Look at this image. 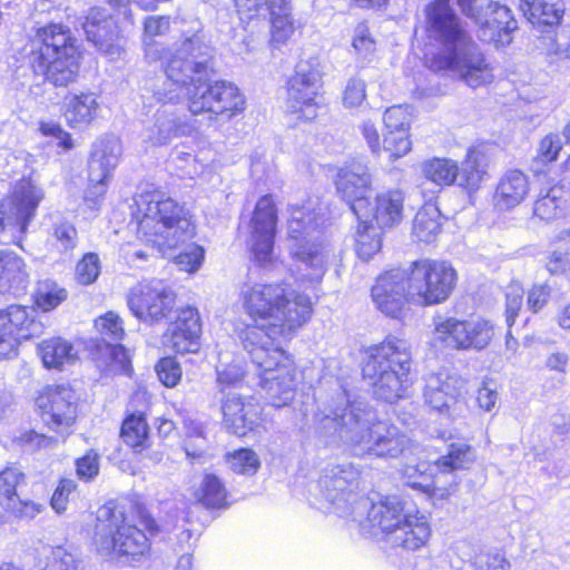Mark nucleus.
Returning <instances> with one entry per match:
<instances>
[{
	"instance_id": "nucleus-50",
	"label": "nucleus",
	"mask_w": 570,
	"mask_h": 570,
	"mask_svg": "<svg viewBox=\"0 0 570 570\" xmlns=\"http://www.w3.org/2000/svg\"><path fill=\"white\" fill-rule=\"evenodd\" d=\"M227 463L235 473L244 475L255 474L261 465L258 455L250 449H239L229 453Z\"/></svg>"
},
{
	"instance_id": "nucleus-46",
	"label": "nucleus",
	"mask_w": 570,
	"mask_h": 570,
	"mask_svg": "<svg viewBox=\"0 0 570 570\" xmlns=\"http://www.w3.org/2000/svg\"><path fill=\"white\" fill-rule=\"evenodd\" d=\"M67 297V289L52 279L39 281L33 293L35 304L42 312L57 308Z\"/></svg>"
},
{
	"instance_id": "nucleus-10",
	"label": "nucleus",
	"mask_w": 570,
	"mask_h": 570,
	"mask_svg": "<svg viewBox=\"0 0 570 570\" xmlns=\"http://www.w3.org/2000/svg\"><path fill=\"white\" fill-rule=\"evenodd\" d=\"M94 544L104 557L126 558L138 561L150 549L146 533L137 527L134 517L124 512V507L105 505L98 511Z\"/></svg>"
},
{
	"instance_id": "nucleus-30",
	"label": "nucleus",
	"mask_w": 570,
	"mask_h": 570,
	"mask_svg": "<svg viewBox=\"0 0 570 570\" xmlns=\"http://www.w3.org/2000/svg\"><path fill=\"white\" fill-rule=\"evenodd\" d=\"M29 284L24 261L14 252L0 250V293L23 294Z\"/></svg>"
},
{
	"instance_id": "nucleus-21",
	"label": "nucleus",
	"mask_w": 570,
	"mask_h": 570,
	"mask_svg": "<svg viewBox=\"0 0 570 570\" xmlns=\"http://www.w3.org/2000/svg\"><path fill=\"white\" fill-rule=\"evenodd\" d=\"M41 332L40 323L33 318V309L22 305H10L0 311V358L16 354L21 340Z\"/></svg>"
},
{
	"instance_id": "nucleus-61",
	"label": "nucleus",
	"mask_w": 570,
	"mask_h": 570,
	"mask_svg": "<svg viewBox=\"0 0 570 570\" xmlns=\"http://www.w3.org/2000/svg\"><path fill=\"white\" fill-rule=\"evenodd\" d=\"M108 179L109 177L95 179L94 171H89V185L83 196V200L89 208L96 209L101 204L107 191Z\"/></svg>"
},
{
	"instance_id": "nucleus-59",
	"label": "nucleus",
	"mask_w": 570,
	"mask_h": 570,
	"mask_svg": "<svg viewBox=\"0 0 570 570\" xmlns=\"http://www.w3.org/2000/svg\"><path fill=\"white\" fill-rule=\"evenodd\" d=\"M159 381L167 387L176 386L181 379V368L174 357H164L156 365Z\"/></svg>"
},
{
	"instance_id": "nucleus-20",
	"label": "nucleus",
	"mask_w": 570,
	"mask_h": 570,
	"mask_svg": "<svg viewBox=\"0 0 570 570\" xmlns=\"http://www.w3.org/2000/svg\"><path fill=\"white\" fill-rule=\"evenodd\" d=\"M335 184L337 193L357 219L368 217L372 175L367 165L363 161H352L340 169Z\"/></svg>"
},
{
	"instance_id": "nucleus-47",
	"label": "nucleus",
	"mask_w": 570,
	"mask_h": 570,
	"mask_svg": "<svg viewBox=\"0 0 570 570\" xmlns=\"http://www.w3.org/2000/svg\"><path fill=\"white\" fill-rule=\"evenodd\" d=\"M566 199L561 187H551L544 196L534 203L533 213L542 220H552L563 213Z\"/></svg>"
},
{
	"instance_id": "nucleus-25",
	"label": "nucleus",
	"mask_w": 570,
	"mask_h": 570,
	"mask_svg": "<svg viewBox=\"0 0 570 570\" xmlns=\"http://www.w3.org/2000/svg\"><path fill=\"white\" fill-rule=\"evenodd\" d=\"M464 380L448 368L431 372L424 377L423 399L432 410L449 414L464 389Z\"/></svg>"
},
{
	"instance_id": "nucleus-7",
	"label": "nucleus",
	"mask_w": 570,
	"mask_h": 570,
	"mask_svg": "<svg viewBox=\"0 0 570 570\" xmlns=\"http://www.w3.org/2000/svg\"><path fill=\"white\" fill-rule=\"evenodd\" d=\"M68 28L50 23L39 28L23 48V57L35 75L42 76L55 87L76 81L80 52Z\"/></svg>"
},
{
	"instance_id": "nucleus-9",
	"label": "nucleus",
	"mask_w": 570,
	"mask_h": 570,
	"mask_svg": "<svg viewBox=\"0 0 570 570\" xmlns=\"http://www.w3.org/2000/svg\"><path fill=\"white\" fill-rule=\"evenodd\" d=\"M411 366L410 344L396 336H387L367 350L362 373L372 385L376 399L394 403L409 395Z\"/></svg>"
},
{
	"instance_id": "nucleus-13",
	"label": "nucleus",
	"mask_w": 570,
	"mask_h": 570,
	"mask_svg": "<svg viewBox=\"0 0 570 570\" xmlns=\"http://www.w3.org/2000/svg\"><path fill=\"white\" fill-rule=\"evenodd\" d=\"M432 325V344L455 351H482L495 334L494 324L481 316L460 320L438 314L433 316Z\"/></svg>"
},
{
	"instance_id": "nucleus-31",
	"label": "nucleus",
	"mask_w": 570,
	"mask_h": 570,
	"mask_svg": "<svg viewBox=\"0 0 570 570\" xmlns=\"http://www.w3.org/2000/svg\"><path fill=\"white\" fill-rule=\"evenodd\" d=\"M528 193V177L521 170H508L497 185L493 196L494 206L500 210L514 208L524 200Z\"/></svg>"
},
{
	"instance_id": "nucleus-28",
	"label": "nucleus",
	"mask_w": 570,
	"mask_h": 570,
	"mask_svg": "<svg viewBox=\"0 0 570 570\" xmlns=\"http://www.w3.org/2000/svg\"><path fill=\"white\" fill-rule=\"evenodd\" d=\"M87 40L105 53L109 60H118L122 53V47L118 42V32L112 18L104 9L89 10L82 23Z\"/></svg>"
},
{
	"instance_id": "nucleus-26",
	"label": "nucleus",
	"mask_w": 570,
	"mask_h": 570,
	"mask_svg": "<svg viewBox=\"0 0 570 570\" xmlns=\"http://www.w3.org/2000/svg\"><path fill=\"white\" fill-rule=\"evenodd\" d=\"M220 402L223 423L230 433L245 436L259 424L262 409L253 396L228 391Z\"/></svg>"
},
{
	"instance_id": "nucleus-23",
	"label": "nucleus",
	"mask_w": 570,
	"mask_h": 570,
	"mask_svg": "<svg viewBox=\"0 0 570 570\" xmlns=\"http://www.w3.org/2000/svg\"><path fill=\"white\" fill-rule=\"evenodd\" d=\"M407 279V269L404 268H394L377 277L372 287V298L382 313L397 318L405 304L412 303Z\"/></svg>"
},
{
	"instance_id": "nucleus-32",
	"label": "nucleus",
	"mask_w": 570,
	"mask_h": 570,
	"mask_svg": "<svg viewBox=\"0 0 570 570\" xmlns=\"http://www.w3.org/2000/svg\"><path fill=\"white\" fill-rule=\"evenodd\" d=\"M120 156V140L115 136L102 137L92 146L88 169L94 171L95 179L110 177L112 170L118 165Z\"/></svg>"
},
{
	"instance_id": "nucleus-3",
	"label": "nucleus",
	"mask_w": 570,
	"mask_h": 570,
	"mask_svg": "<svg viewBox=\"0 0 570 570\" xmlns=\"http://www.w3.org/2000/svg\"><path fill=\"white\" fill-rule=\"evenodd\" d=\"M214 48L203 28L187 30L175 42L174 50L163 61L165 79L149 89L155 101L151 119L146 124L144 140L163 146L190 130L187 116L178 107L187 85L197 77H207L213 70Z\"/></svg>"
},
{
	"instance_id": "nucleus-6",
	"label": "nucleus",
	"mask_w": 570,
	"mask_h": 570,
	"mask_svg": "<svg viewBox=\"0 0 570 570\" xmlns=\"http://www.w3.org/2000/svg\"><path fill=\"white\" fill-rule=\"evenodd\" d=\"M360 530L391 548L407 551L423 548L432 533L429 517L395 495L371 503L366 518L360 521Z\"/></svg>"
},
{
	"instance_id": "nucleus-29",
	"label": "nucleus",
	"mask_w": 570,
	"mask_h": 570,
	"mask_svg": "<svg viewBox=\"0 0 570 570\" xmlns=\"http://www.w3.org/2000/svg\"><path fill=\"white\" fill-rule=\"evenodd\" d=\"M474 20L480 24L479 38L497 47L509 45L511 32L517 29L511 10L494 1H489L484 14L479 13V19Z\"/></svg>"
},
{
	"instance_id": "nucleus-42",
	"label": "nucleus",
	"mask_w": 570,
	"mask_h": 570,
	"mask_svg": "<svg viewBox=\"0 0 570 570\" xmlns=\"http://www.w3.org/2000/svg\"><path fill=\"white\" fill-rule=\"evenodd\" d=\"M198 502L208 509H220L228 505L227 490L216 474L208 473L203 478L199 489L195 492Z\"/></svg>"
},
{
	"instance_id": "nucleus-55",
	"label": "nucleus",
	"mask_w": 570,
	"mask_h": 570,
	"mask_svg": "<svg viewBox=\"0 0 570 570\" xmlns=\"http://www.w3.org/2000/svg\"><path fill=\"white\" fill-rule=\"evenodd\" d=\"M412 147L409 131H386L383 149L389 153L390 159L395 160L405 156Z\"/></svg>"
},
{
	"instance_id": "nucleus-16",
	"label": "nucleus",
	"mask_w": 570,
	"mask_h": 570,
	"mask_svg": "<svg viewBox=\"0 0 570 570\" xmlns=\"http://www.w3.org/2000/svg\"><path fill=\"white\" fill-rule=\"evenodd\" d=\"M175 303V292L161 279L140 282L127 295L130 312L148 324L169 320Z\"/></svg>"
},
{
	"instance_id": "nucleus-11",
	"label": "nucleus",
	"mask_w": 570,
	"mask_h": 570,
	"mask_svg": "<svg viewBox=\"0 0 570 570\" xmlns=\"http://www.w3.org/2000/svg\"><path fill=\"white\" fill-rule=\"evenodd\" d=\"M474 455L470 445L463 442L449 445L446 455L426 466L424 462L414 466L407 465L404 474L407 485L426 493L434 504L448 499L453 491L455 476L453 471L464 469Z\"/></svg>"
},
{
	"instance_id": "nucleus-62",
	"label": "nucleus",
	"mask_w": 570,
	"mask_h": 570,
	"mask_svg": "<svg viewBox=\"0 0 570 570\" xmlns=\"http://www.w3.org/2000/svg\"><path fill=\"white\" fill-rule=\"evenodd\" d=\"M546 268L551 275H570V250L559 248L549 253Z\"/></svg>"
},
{
	"instance_id": "nucleus-54",
	"label": "nucleus",
	"mask_w": 570,
	"mask_h": 570,
	"mask_svg": "<svg viewBox=\"0 0 570 570\" xmlns=\"http://www.w3.org/2000/svg\"><path fill=\"white\" fill-rule=\"evenodd\" d=\"M562 148L561 138L558 135L550 134L543 137L539 144L537 156L533 160L537 166L535 171H541L540 165L544 166L557 160Z\"/></svg>"
},
{
	"instance_id": "nucleus-27",
	"label": "nucleus",
	"mask_w": 570,
	"mask_h": 570,
	"mask_svg": "<svg viewBox=\"0 0 570 570\" xmlns=\"http://www.w3.org/2000/svg\"><path fill=\"white\" fill-rule=\"evenodd\" d=\"M26 485V475L17 466H8L0 472V505L18 518L32 519L43 505L21 498L20 490Z\"/></svg>"
},
{
	"instance_id": "nucleus-58",
	"label": "nucleus",
	"mask_w": 570,
	"mask_h": 570,
	"mask_svg": "<svg viewBox=\"0 0 570 570\" xmlns=\"http://www.w3.org/2000/svg\"><path fill=\"white\" fill-rule=\"evenodd\" d=\"M523 287L518 282L509 284L505 291V321L511 327L518 316L523 302Z\"/></svg>"
},
{
	"instance_id": "nucleus-40",
	"label": "nucleus",
	"mask_w": 570,
	"mask_h": 570,
	"mask_svg": "<svg viewBox=\"0 0 570 570\" xmlns=\"http://www.w3.org/2000/svg\"><path fill=\"white\" fill-rule=\"evenodd\" d=\"M48 228L49 242L59 252L67 253L77 246V229L71 222L60 214H51Z\"/></svg>"
},
{
	"instance_id": "nucleus-44",
	"label": "nucleus",
	"mask_w": 570,
	"mask_h": 570,
	"mask_svg": "<svg viewBox=\"0 0 570 570\" xmlns=\"http://www.w3.org/2000/svg\"><path fill=\"white\" fill-rule=\"evenodd\" d=\"M426 179L439 187L452 185L459 175L456 161L448 158H433L422 165Z\"/></svg>"
},
{
	"instance_id": "nucleus-17",
	"label": "nucleus",
	"mask_w": 570,
	"mask_h": 570,
	"mask_svg": "<svg viewBox=\"0 0 570 570\" xmlns=\"http://www.w3.org/2000/svg\"><path fill=\"white\" fill-rule=\"evenodd\" d=\"M322 88L320 70L309 61H299L287 81L286 111L296 120L308 121L317 117L316 101Z\"/></svg>"
},
{
	"instance_id": "nucleus-45",
	"label": "nucleus",
	"mask_w": 570,
	"mask_h": 570,
	"mask_svg": "<svg viewBox=\"0 0 570 570\" xmlns=\"http://www.w3.org/2000/svg\"><path fill=\"white\" fill-rule=\"evenodd\" d=\"M440 212L435 206L421 208L413 222V236L424 243H431L440 232Z\"/></svg>"
},
{
	"instance_id": "nucleus-43",
	"label": "nucleus",
	"mask_w": 570,
	"mask_h": 570,
	"mask_svg": "<svg viewBox=\"0 0 570 570\" xmlns=\"http://www.w3.org/2000/svg\"><path fill=\"white\" fill-rule=\"evenodd\" d=\"M121 438L126 444L141 452L148 443V424L142 413L128 415L121 425Z\"/></svg>"
},
{
	"instance_id": "nucleus-56",
	"label": "nucleus",
	"mask_w": 570,
	"mask_h": 570,
	"mask_svg": "<svg viewBox=\"0 0 570 570\" xmlns=\"http://www.w3.org/2000/svg\"><path fill=\"white\" fill-rule=\"evenodd\" d=\"M100 259L95 253H87L76 265V279L82 285H90L100 274Z\"/></svg>"
},
{
	"instance_id": "nucleus-41",
	"label": "nucleus",
	"mask_w": 570,
	"mask_h": 570,
	"mask_svg": "<svg viewBox=\"0 0 570 570\" xmlns=\"http://www.w3.org/2000/svg\"><path fill=\"white\" fill-rule=\"evenodd\" d=\"M356 232V253L360 258L367 261L373 257L382 247V228L362 217Z\"/></svg>"
},
{
	"instance_id": "nucleus-35",
	"label": "nucleus",
	"mask_w": 570,
	"mask_h": 570,
	"mask_svg": "<svg viewBox=\"0 0 570 570\" xmlns=\"http://www.w3.org/2000/svg\"><path fill=\"white\" fill-rule=\"evenodd\" d=\"M99 104L94 92L72 94L66 97L65 119L72 128L89 125L98 115Z\"/></svg>"
},
{
	"instance_id": "nucleus-53",
	"label": "nucleus",
	"mask_w": 570,
	"mask_h": 570,
	"mask_svg": "<svg viewBox=\"0 0 570 570\" xmlns=\"http://www.w3.org/2000/svg\"><path fill=\"white\" fill-rule=\"evenodd\" d=\"M97 331L102 336L104 341L119 342L124 338L125 330L120 317L114 313L108 312L95 321Z\"/></svg>"
},
{
	"instance_id": "nucleus-2",
	"label": "nucleus",
	"mask_w": 570,
	"mask_h": 570,
	"mask_svg": "<svg viewBox=\"0 0 570 570\" xmlns=\"http://www.w3.org/2000/svg\"><path fill=\"white\" fill-rule=\"evenodd\" d=\"M315 434L325 444H343L356 456L396 459L412 452L413 442L396 425L377 419L365 402L350 401L337 381L330 394L318 393Z\"/></svg>"
},
{
	"instance_id": "nucleus-57",
	"label": "nucleus",
	"mask_w": 570,
	"mask_h": 570,
	"mask_svg": "<svg viewBox=\"0 0 570 570\" xmlns=\"http://www.w3.org/2000/svg\"><path fill=\"white\" fill-rule=\"evenodd\" d=\"M107 354L110 362L107 370L112 374H126L131 371L130 360L127 350L120 344L108 343Z\"/></svg>"
},
{
	"instance_id": "nucleus-36",
	"label": "nucleus",
	"mask_w": 570,
	"mask_h": 570,
	"mask_svg": "<svg viewBox=\"0 0 570 570\" xmlns=\"http://www.w3.org/2000/svg\"><path fill=\"white\" fill-rule=\"evenodd\" d=\"M404 196L400 190H389L376 196L374 219L381 227H392L402 220ZM373 208L370 207V212Z\"/></svg>"
},
{
	"instance_id": "nucleus-22",
	"label": "nucleus",
	"mask_w": 570,
	"mask_h": 570,
	"mask_svg": "<svg viewBox=\"0 0 570 570\" xmlns=\"http://www.w3.org/2000/svg\"><path fill=\"white\" fill-rule=\"evenodd\" d=\"M200 335L198 309L186 305L175 311V318L163 334V344L176 353H196L200 347Z\"/></svg>"
},
{
	"instance_id": "nucleus-33",
	"label": "nucleus",
	"mask_w": 570,
	"mask_h": 570,
	"mask_svg": "<svg viewBox=\"0 0 570 570\" xmlns=\"http://www.w3.org/2000/svg\"><path fill=\"white\" fill-rule=\"evenodd\" d=\"M520 9L532 24L554 27L561 22L566 4L563 0H520Z\"/></svg>"
},
{
	"instance_id": "nucleus-4",
	"label": "nucleus",
	"mask_w": 570,
	"mask_h": 570,
	"mask_svg": "<svg viewBox=\"0 0 570 570\" xmlns=\"http://www.w3.org/2000/svg\"><path fill=\"white\" fill-rule=\"evenodd\" d=\"M452 0H434L425 7V32L439 50L429 59L434 71H451L466 86L479 88L494 79L493 67L451 4Z\"/></svg>"
},
{
	"instance_id": "nucleus-19",
	"label": "nucleus",
	"mask_w": 570,
	"mask_h": 570,
	"mask_svg": "<svg viewBox=\"0 0 570 570\" xmlns=\"http://www.w3.org/2000/svg\"><path fill=\"white\" fill-rule=\"evenodd\" d=\"M77 397L75 392L65 385L47 386L36 403L40 409L41 419L48 428L62 436L69 434V428L77 417Z\"/></svg>"
},
{
	"instance_id": "nucleus-38",
	"label": "nucleus",
	"mask_w": 570,
	"mask_h": 570,
	"mask_svg": "<svg viewBox=\"0 0 570 570\" xmlns=\"http://www.w3.org/2000/svg\"><path fill=\"white\" fill-rule=\"evenodd\" d=\"M38 350L47 368L60 370L63 365L70 364L77 358L73 345L61 337H52L41 342Z\"/></svg>"
},
{
	"instance_id": "nucleus-49",
	"label": "nucleus",
	"mask_w": 570,
	"mask_h": 570,
	"mask_svg": "<svg viewBox=\"0 0 570 570\" xmlns=\"http://www.w3.org/2000/svg\"><path fill=\"white\" fill-rule=\"evenodd\" d=\"M41 554L50 570H81L80 562L62 547L43 546Z\"/></svg>"
},
{
	"instance_id": "nucleus-18",
	"label": "nucleus",
	"mask_w": 570,
	"mask_h": 570,
	"mask_svg": "<svg viewBox=\"0 0 570 570\" xmlns=\"http://www.w3.org/2000/svg\"><path fill=\"white\" fill-rule=\"evenodd\" d=\"M277 226V209L271 195L262 196L250 219V234L247 240L254 259L259 265L272 262Z\"/></svg>"
},
{
	"instance_id": "nucleus-15",
	"label": "nucleus",
	"mask_w": 570,
	"mask_h": 570,
	"mask_svg": "<svg viewBox=\"0 0 570 570\" xmlns=\"http://www.w3.org/2000/svg\"><path fill=\"white\" fill-rule=\"evenodd\" d=\"M360 472L351 463H343L326 468L320 479V487L324 498L334 507L341 517H353L368 511L371 504L363 499L358 489Z\"/></svg>"
},
{
	"instance_id": "nucleus-64",
	"label": "nucleus",
	"mask_w": 570,
	"mask_h": 570,
	"mask_svg": "<svg viewBox=\"0 0 570 570\" xmlns=\"http://www.w3.org/2000/svg\"><path fill=\"white\" fill-rule=\"evenodd\" d=\"M546 50L557 60H570V38L564 33H557L553 38H547Z\"/></svg>"
},
{
	"instance_id": "nucleus-12",
	"label": "nucleus",
	"mask_w": 570,
	"mask_h": 570,
	"mask_svg": "<svg viewBox=\"0 0 570 570\" xmlns=\"http://www.w3.org/2000/svg\"><path fill=\"white\" fill-rule=\"evenodd\" d=\"M205 77H197L196 81H190L184 92L178 107L187 116L185 108V98H187V109L191 115L208 114L209 119L222 117L230 119L242 112L245 108V99L239 89L227 81H215L208 83L204 81ZM190 127L191 125L188 124ZM191 129L187 132L190 134ZM186 136V134L184 135Z\"/></svg>"
},
{
	"instance_id": "nucleus-60",
	"label": "nucleus",
	"mask_w": 570,
	"mask_h": 570,
	"mask_svg": "<svg viewBox=\"0 0 570 570\" xmlns=\"http://www.w3.org/2000/svg\"><path fill=\"white\" fill-rule=\"evenodd\" d=\"M366 98L365 81L353 77L348 79L343 91V105L345 108H357Z\"/></svg>"
},
{
	"instance_id": "nucleus-34",
	"label": "nucleus",
	"mask_w": 570,
	"mask_h": 570,
	"mask_svg": "<svg viewBox=\"0 0 570 570\" xmlns=\"http://www.w3.org/2000/svg\"><path fill=\"white\" fill-rule=\"evenodd\" d=\"M170 28V18L168 16H150L144 22V52L145 60L148 63L160 66L169 55V49L154 40L157 36L165 35Z\"/></svg>"
},
{
	"instance_id": "nucleus-5",
	"label": "nucleus",
	"mask_w": 570,
	"mask_h": 570,
	"mask_svg": "<svg viewBox=\"0 0 570 570\" xmlns=\"http://www.w3.org/2000/svg\"><path fill=\"white\" fill-rule=\"evenodd\" d=\"M134 219L137 236L151 247L166 255L167 249L181 247L175 256L179 269L194 273L204 261V248L189 243L195 236V226L188 212L171 198L160 193H146L136 199Z\"/></svg>"
},
{
	"instance_id": "nucleus-37",
	"label": "nucleus",
	"mask_w": 570,
	"mask_h": 570,
	"mask_svg": "<svg viewBox=\"0 0 570 570\" xmlns=\"http://www.w3.org/2000/svg\"><path fill=\"white\" fill-rule=\"evenodd\" d=\"M487 156L479 149L471 148L459 168V186L475 191L480 188L487 175Z\"/></svg>"
},
{
	"instance_id": "nucleus-52",
	"label": "nucleus",
	"mask_w": 570,
	"mask_h": 570,
	"mask_svg": "<svg viewBox=\"0 0 570 570\" xmlns=\"http://www.w3.org/2000/svg\"><path fill=\"white\" fill-rule=\"evenodd\" d=\"M216 374L219 392L225 395L227 389H236L240 385L245 372L240 362H232L227 365L217 366Z\"/></svg>"
},
{
	"instance_id": "nucleus-1",
	"label": "nucleus",
	"mask_w": 570,
	"mask_h": 570,
	"mask_svg": "<svg viewBox=\"0 0 570 570\" xmlns=\"http://www.w3.org/2000/svg\"><path fill=\"white\" fill-rule=\"evenodd\" d=\"M240 296L254 322L239 333L244 350L257 367L271 405L285 406L295 396L296 370L279 340L291 338L309 321L313 303L308 295L289 289L284 283L245 285Z\"/></svg>"
},
{
	"instance_id": "nucleus-39",
	"label": "nucleus",
	"mask_w": 570,
	"mask_h": 570,
	"mask_svg": "<svg viewBox=\"0 0 570 570\" xmlns=\"http://www.w3.org/2000/svg\"><path fill=\"white\" fill-rule=\"evenodd\" d=\"M271 12V35L274 43H284L294 32L291 0H269L265 4Z\"/></svg>"
},
{
	"instance_id": "nucleus-48",
	"label": "nucleus",
	"mask_w": 570,
	"mask_h": 570,
	"mask_svg": "<svg viewBox=\"0 0 570 570\" xmlns=\"http://www.w3.org/2000/svg\"><path fill=\"white\" fill-rule=\"evenodd\" d=\"M184 450L186 455L190 459L202 458L207 445L204 424L197 420L186 419L184 421Z\"/></svg>"
},
{
	"instance_id": "nucleus-8",
	"label": "nucleus",
	"mask_w": 570,
	"mask_h": 570,
	"mask_svg": "<svg viewBox=\"0 0 570 570\" xmlns=\"http://www.w3.org/2000/svg\"><path fill=\"white\" fill-rule=\"evenodd\" d=\"M287 213L288 246L297 264V277L303 282L320 283L334 254L321 230L324 219L309 203L303 206L289 204Z\"/></svg>"
},
{
	"instance_id": "nucleus-63",
	"label": "nucleus",
	"mask_w": 570,
	"mask_h": 570,
	"mask_svg": "<svg viewBox=\"0 0 570 570\" xmlns=\"http://www.w3.org/2000/svg\"><path fill=\"white\" fill-rule=\"evenodd\" d=\"M510 567L505 556L499 551L481 553L473 562L474 570H508Z\"/></svg>"
},
{
	"instance_id": "nucleus-24",
	"label": "nucleus",
	"mask_w": 570,
	"mask_h": 570,
	"mask_svg": "<svg viewBox=\"0 0 570 570\" xmlns=\"http://www.w3.org/2000/svg\"><path fill=\"white\" fill-rule=\"evenodd\" d=\"M43 198V189L30 177H23L11 186L4 200L11 213L10 219L18 232L23 235L27 233Z\"/></svg>"
},
{
	"instance_id": "nucleus-51",
	"label": "nucleus",
	"mask_w": 570,
	"mask_h": 570,
	"mask_svg": "<svg viewBox=\"0 0 570 570\" xmlns=\"http://www.w3.org/2000/svg\"><path fill=\"white\" fill-rule=\"evenodd\" d=\"M412 107L392 106L383 115L386 131H410L412 122Z\"/></svg>"
},
{
	"instance_id": "nucleus-14",
	"label": "nucleus",
	"mask_w": 570,
	"mask_h": 570,
	"mask_svg": "<svg viewBox=\"0 0 570 570\" xmlns=\"http://www.w3.org/2000/svg\"><path fill=\"white\" fill-rule=\"evenodd\" d=\"M409 294L412 303L435 305L445 302L456 284V272L446 262L421 259L407 269Z\"/></svg>"
}]
</instances>
